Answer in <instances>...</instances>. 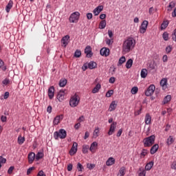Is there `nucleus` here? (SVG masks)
Here are the masks:
<instances>
[{
  "label": "nucleus",
  "mask_w": 176,
  "mask_h": 176,
  "mask_svg": "<svg viewBox=\"0 0 176 176\" xmlns=\"http://www.w3.org/2000/svg\"><path fill=\"white\" fill-rule=\"evenodd\" d=\"M134 46H135V40L133 37H129L122 44L123 53H129L130 50L134 48Z\"/></svg>",
  "instance_id": "f257e3e1"
},
{
  "label": "nucleus",
  "mask_w": 176,
  "mask_h": 176,
  "mask_svg": "<svg viewBox=\"0 0 176 176\" xmlns=\"http://www.w3.org/2000/svg\"><path fill=\"white\" fill-rule=\"evenodd\" d=\"M80 102V98L79 95L74 94L73 96L71 97L69 100V105L72 108H75L79 105V102Z\"/></svg>",
  "instance_id": "f03ea898"
},
{
  "label": "nucleus",
  "mask_w": 176,
  "mask_h": 176,
  "mask_svg": "<svg viewBox=\"0 0 176 176\" xmlns=\"http://www.w3.org/2000/svg\"><path fill=\"white\" fill-rule=\"evenodd\" d=\"M155 137L154 135H151V136L147 137V138H145L143 140L144 146L145 148L152 146V145H153V144H155Z\"/></svg>",
  "instance_id": "7ed1b4c3"
},
{
  "label": "nucleus",
  "mask_w": 176,
  "mask_h": 176,
  "mask_svg": "<svg viewBox=\"0 0 176 176\" xmlns=\"http://www.w3.org/2000/svg\"><path fill=\"white\" fill-rule=\"evenodd\" d=\"M67 137V131L64 129H60L58 132L56 131L54 133V138L55 140H58V138H60V140H64Z\"/></svg>",
  "instance_id": "20e7f679"
},
{
  "label": "nucleus",
  "mask_w": 176,
  "mask_h": 176,
  "mask_svg": "<svg viewBox=\"0 0 176 176\" xmlns=\"http://www.w3.org/2000/svg\"><path fill=\"white\" fill-rule=\"evenodd\" d=\"M79 17H80V13L79 12H74L70 15L69 21V23H78Z\"/></svg>",
  "instance_id": "39448f33"
},
{
  "label": "nucleus",
  "mask_w": 176,
  "mask_h": 176,
  "mask_svg": "<svg viewBox=\"0 0 176 176\" xmlns=\"http://www.w3.org/2000/svg\"><path fill=\"white\" fill-rule=\"evenodd\" d=\"M65 94H67L66 89L60 90L57 95V100L61 102V101H64L65 100Z\"/></svg>",
  "instance_id": "423d86ee"
},
{
  "label": "nucleus",
  "mask_w": 176,
  "mask_h": 176,
  "mask_svg": "<svg viewBox=\"0 0 176 176\" xmlns=\"http://www.w3.org/2000/svg\"><path fill=\"white\" fill-rule=\"evenodd\" d=\"M148 24H149L148 21H144L142 23L141 26L140 28V34H145V32H146V29L148 28Z\"/></svg>",
  "instance_id": "0eeeda50"
},
{
  "label": "nucleus",
  "mask_w": 176,
  "mask_h": 176,
  "mask_svg": "<svg viewBox=\"0 0 176 176\" xmlns=\"http://www.w3.org/2000/svg\"><path fill=\"white\" fill-rule=\"evenodd\" d=\"M155 87L153 85H151L147 90L145 91V95L147 97H150V96H152V94H153V93H155Z\"/></svg>",
  "instance_id": "6e6552de"
},
{
  "label": "nucleus",
  "mask_w": 176,
  "mask_h": 176,
  "mask_svg": "<svg viewBox=\"0 0 176 176\" xmlns=\"http://www.w3.org/2000/svg\"><path fill=\"white\" fill-rule=\"evenodd\" d=\"M118 123L116 122H113V123L110 125V128L108 132V135H112L113 133H115L116 130V125Z\"/></svg>",
  "instance_id": "1a4fd4ad"
},
{
  "label": "nucleus",
  "mask_w": 176,
  "mask_h": 176,
  "mask_svg": "<svg viewBox=\"0 0 176 176\" xmlns=\"http://www.w3.org/2000/svg\"><path fill=\"white\" fill-rule=\"evenodd\" d=\"M69 35H66L62 38V46H63L64 47H67V45L69 43Z\"/></svg>",
  "instance_id": "9d476101"
},
{
  "label": "nucleus",
  "mask_w": 176,
  "mask_h": 176,
  "mask_svg": "<svg viewBox=\"0 0 176 176\" xmlns=\"http://www.w3.org/2000/svg\"><path fill=\"white\" fill-rule=\"evenodd\" d=\"M78 152V143L74 142L72 148L69 151V155L74 156Z\"/></svg>",
  "instance_id": "9b49d317"
},
{
  "label": "nucleus",
  "mask_w": 176,
  "mask_h": 176,
  "mask_svg": "<svg viewBox=\"0 0 176 176\" xmlns=\"http://www.w3.org/2000/svg\"><path fill=\"white\" fill-rule=\"evenodd\" d=\"M98 146V143L97 142H94L91 143V146L89 148L91 153H96V151H97V147Z\"/></svg>",
  "instance_id": "f8f14e48"
},
{
  "label": "nucleus",
  "mask_w": 176,
  "mask_h": 176,
  "mask_svg": "<svg viewBox=\"0 0 176 176\" xmlns=\"http://www.w3.org/2000/svg\"><path fill=\"white\" fill-rule=\"evenodd\" d=\"M100 55L104 56V57H108L109 56V49L107 47H103L100 50Z\"/></svg>",
  "instance_id": "ddd939ff"
},
{
  "label": "nucleus",
  "mask_w": 176,
  "mask_h": 176,
  "mask_svg": "<svg viewBox=\"0 0 176 176\" xmlns=\"http://www.w3.org/2000/svg\"><path fill=\"white\" fill-rule=\"evenodd\" d=\"M104 9V6H99L97 8H96L94 10V14L95 16H98V14H100V13H101V12H102V10Z\"/></svg>",
  "instance_id": "4468645a"
},
{
  "label": "nucleus",
  "mask_w": 176,
  "mask_h": 176,
  "mask_svg": "<svg viewBox=\"0 0 176 176\" xmlns=\"http://www.w3.org/2000/svg\"><path fill=\"white\" fill-rule=\"evenodd\" d=\"M48 96L50 100H52L54 97V87L52 86L48 89Z\"/></svg>",
  "instance_id": "2eb2a0df"
},
{
  "label": "nucleus",
  "mask_w": 176,
  "mask_h": 176,
  "mask_svg": "<svg viewBox=\"0 0 176 176\" xmlns=\"http://www.w3.org/2000/svg\"><path fill=\"white\" fill-rule=\"evenodd\" d=\"M36 158V155L34 153H30L28 154V162L30 163V164H32V163H34V160H35Z\"/></svg>",
  "instance_id": "dca6fc26"
},
{
  "label": "nucleus",
  "mask_w": 176,
  "mask_h": 176,
  "mask_svg": "<svg viewBox=\"0 0 176 176\" xmlns=\"http://www.w3.org/2000/svg\"><path fill=\"white\" fill-rule=\"evenodd\" d=\"M158 149H159V144H154V145L151 147V150H150V153H151V155H155V153H156L157 152Z\"/></svg>",
  "instance_id": "f3484780"
},
{
  "label": "nucleus",
  "mask_w": 176,
  "mask_h": 176,
  "mask_svg": "<svg viewBox=\"0 0 176 176\" xmlns=\"http://www.w3.org/2000/svg\"><path fill=\"white\" fill-rule=\"evenodd\" d=\"M116 107H118V102H116V101L115 100L112 101L110 104L109 111H110V112H112V111H115V109H116Z\"/></svg>",
  "instance_id": "a211bd4d"
},
{
  "label": "nucleus",
  "mask_w": 176,
  "mask_h": 176,
  "mask_svg": "<svg viewBox=\"0 0 176 176\" xmlns=\"http://www.w3.org/2000/svg\"><path fill=\"white\" fill-rule=\"evenodd\" d=\"M85 53L87 54V57H91L93 54L91 53V47L90 46H87L85 50Z\"/></svg>",
  "instance_id": "6ab92c4d"
},
{
  "label": "nucleus",
  "mask_w": 176,
  "mask_h": 176,
  "mask_svg": "<svg viewBox=\"0 0 176 176\" xmlns=\"http://www.w3.org/2000/svg\"><path fill=\"white\" fill-rule=\"evenodd\" d=\"M115 164V158L110 157L106 162V166H110Z\"/></svg>",
  "instance_id": "aec40b11"
},
{
  "label": "nucleus",
  "mask_w": 176,
  "mask_h": 176,
  "mask_svg": "<svg viewBox=\"0 0 176 176\" xmlns=\"http://www.w3.org/2000/svg\"><path fill=\"white\" fill-rule=\"evenodd\" d=\"M152 117L149 113H146L144 118V122L146 124H151Z\"/></svg>",
  "instance_id": "412c9836"
},
{
  "label": "nucleus",
  "mask_w": 176,
  "mask_h": 176,
  "mask_svg": "<svg viewBox=\"0 0 176 176\" xmlns=\"http://www.w3.org/2000/svg\"><path fill=\"white\" fill-rule=\"evenodd\" d=\"M160 85L162 86L163 90L167 89V79L162 78L160 81Z\"/></svg>",
  "instance_id": "4be33fe9"
},
{
  "label": "nucleus",
  "mask_w": 176,
  "mask_h": 176,
  "mask_svg": "<svg viewBox=\"0 0 176 176\" xmlns=\"http://www.w3.org/2000/svg\"><path fill=\"white\" fill-rule=\"evenodd\" d=\"M153 164L154 162L153 161H151L148 163L146 164V165L145 166V171H151V170L152 169V167H153Z\"/></svg>",
  "instance_id": "5701e85b"
},
{
  "label": "nucleus",
  "mask_w": 176,
  "mask_h": 176,
  "mask_svg": "<svg viewBox=\"0 0 176 176\" xmlns=\"http://www.w3.org/2000/svg\"><path fill=\"white\" fill-rule=\"evenodd\" d=\"M12 8H13V1L10 0L8 5L6 7V12H7V13H9Z\"/></svg>",
  "instance_id": "b1692460"
},
{
  "label": "nucleus",
  "mask_w": 176,
  "mask_h": 176,
  "mask_svg": "<svg viewBox=\"0 0 176 176\" xmlns=\"http://www.w3.org/2000/svg\"><path fill=\"white\" fill-rule=\"evenodd\" d=\"M88 68L89 69H94L95 68H97V63L94 61H91L88 63Z\"/></svg>",
  "instance_id": "393cba45"
},
{
  "label": "nucleus",
  "mask_w": 176,
  "mask_h": 176,
  "mask_svg": "<svg viewBox=\"0 0 176 176\" xmlns=\"http://www.w3.org/2000/svg\"><path fill=\"white\" fill-rule=\"evenodd\" d=\"M174 141H175V139L174 138V137L170 135L166 140V144L167 145L170 146L171 144H173Z\"/></svg>",
  "instance_id": "a878e982"
},
{
  "label": "nucleus",
  "mask_w": 176,
  "mask_h": 176,
  "mask_svg": "<svg viewBox=\"0 0 176 176\" xmlns=\"http://www.w3.org/2000/svg\"><path fill=\"white\" fill-rule=\"evenodd\" d=\"M61 119H63V116H57L54 121H53V123L54 125H57L58 124V123H60V120H61Z\"/></svg>",
  "instance_id": "bb28decb"
},
{
  "label": "nucleus",
  "mask_w": 176,
  "mask_h": 176,
  "mask_svg": "<svg viewBox=\"0 0 176 176\" xmlns=\"http://www.w3.org/2000/svg\"><path fill=\"white\" fill-rule=\"evenodd\" d=\"M170 101H171V95H168L165 96L162 103L164 104V105H165V104H168V102H170Z\"/></svg>",
  "instance_id": "cd10ccee"
},
{
  "label": "nucleus",
  "mask_w": 176,
  "mask_h": 176,
  "mask_svg": "<svg viewBox=\"0 0 176 176\" xmlns=\"http://www.w3.org/2000/svg\"><path fill=\"white\" fill-rule=\"evenodd\" d=\"M25 142V138L22 137L21 135H19L18 137V144L19 145H23Z\"/></svg>",
  "instance_id": "c85d7f7f"
},
{
  "label": "nucleus",
  "mask_w": 176,
  "mask_h": 176,
  "mask_svg": "<svg viewBox=\"0 0 176 176\" xmlns=\"http://www.w3.org/2000/svg\"><path fill=\"white\" fill-rule=\"evenodd\" d=\"M66 85H67V79L61 78L59 81L60 87H65Z\"/></svg>",
  "instance_id": "c756f323"
},
{
  "label": "nucleus",
  "mask_w": 176,
  "mask_h": 176,
  "mask_svg": "<svg viewBox=\"0 0 176 176\" xmlns=\"http://www.w3.org/2000/svg\"><path fill=\"white\" fill-rule=\"evenodd\" d=\"M132 66H133V59L130 58L126 61L125 67L126 68H127V69H130V68H131Z\"/></svg>",
  "instance_id": "7c9ffc66"
},
{
  "label": "nucleus",
  "mask_w": 176,
  "mask_h": 176,
  "mask_svg": "<svg viewBox=\"0 0 176 176\" xmlns=\"http://www.w3.org/2000/svg\"><path fill=\"white\" fill-rule=\"evenodd\" d=\"M148 76V70L146 69H142L140 73L141 78H145Z\"/></svg>",
  "instance_id": "2f4dec72"
},
{
  "label": "nucleus",
  "mask_w": 176,
  "mask_h": 176,
  "mask_svg": "<svg viewBox=\"0 0 176 176\" xmlns=\"http://www.w3.org/2000/svg\"><path fill=\"white\" fill-rule=\"evenodd\" d=\"M107 27V21L102 20L99 23V28L100 30H104Z\"/></svg>",
  "instance_id": "473e14b6"
},
{
  "label": "nucleus",
  "mask_w": 176,
  "mask_h": 176,
  "mask_svg": "<svg viewBox=\"0 0 176 176\" xmlns=\"http://www.w3.org/2000/svg\"><path fill=\"white\" fill-rule=\"evenodd\" d=\"M100 89H101V85L97 84L96 87L92 89L93 94H96V93H98Z\"/></svg>",
  "instance_id": "72a5a7b5"
},
{
  "label": "nucleus",
  "mask_w": 176,
  "mask_h": 176,
  "mask_svg": "<svg viewBox=\"0 0 176 176\" xmlns=\"http://www.w3.org/2000/svg\"><path fill=\"white\" fill-rule=\"evenodd\" d=\"M98 135H100V128L96 127L95 129V130L94 131L93 138H97V137H98Z\"/></svg>",
  "instance_id": "f704fd0d"
},
{
  "label": "nucleus",
  "mask_w": 176,
  "mask_h": 176,
  "mask_svg": "<svg viewBox=\"0 0 176 176\" xmlns=\"http://www.w3.org/2000/svg\"><path fill=\"white\" fill-rule=\"evenodd\" d=\"M124 174H126V168L122 166L120 168L118 176H124Z\"/></svg>",
  "instance_id": "c9c22d12"
},
{
  "label": "nucleus",
  "mask_w": 176,
  "mask_h": 176,
  "mask_svg": "<svg viewBox=\"0 0 176 176\" xmlns=\"http://www.w3.org/2000/svg\"><path fill=\"white\" fill-rule=\"evenodd\" d=\"M168 27V21H164L161 25V30H166Z\"/></svg>",
  "instance_id": "e433bc0d"
},
{
  "label": "nucleus",
  "mask_w": 176,
  "mask_h": 176,
  "mask_svg": "<svg viewBox=\"0 0 176 176\" xmlns=\"http://www.w3.org/2000/svg\"><path fill=\"white\" fill-rule=\"evenodd\" d=\"M139 171H140V173H139V176H146V170H145V169H144V168H140Z\"/></svg>",
  "instance_id": "4c0bfd02"
},
{
  "label": "nucleus",
  "mask_w": 176,
  "mask_h": 176,
  "mask_svg": "<svg viewBox=\"0 0 176 176\" xmlns=\"http://www.w3.org/2000/svg\"><path fill=\"white\" fill-rule=\"evenodd\" d=\"M124 63H126V57L122 56L118 60V65H122Z\"/></svg>",
  "instance_id": "58836bf2"
},
{
  "label": "nucleus",
  "mask_w": 176,
  "mask_h": 176,
  "mask_svg": "<svg viewBox=\"0 0 176 176\" xmlns=\"http://www.w3.org/2000/svg\"><path fill=\"white\" fill-rule=\"evenodd\" d=\"M42 157H43V153H42V152H38L36 155V160H39L42 159Z\"/></svg>",
  "instance_id": "ea45409f"
},
{
  "label": "nucleus",
  "mask_w": 176,
  "mask_h": 176,
  "mask_svg": "<svg viewBox=\"0 0 176 176\" xmlns=\"http://www.w3.org/2000/svg\"><path fill=\"white\" fill-rule=\"evenodd\" d=\"M82 56V52L79 50H76L74 53V57H76L77 58H79Z\"/></svg>",
  "instance_id": "a19ab883"
},
{
  "label": "nucleus",
  "mask_w": 176,
  "mask_h": 176,
  "mask_svg": "<svg viewBox=\"0 0 176 176\" xmlns=\"http://www.w3.org/2000/svg\"><path fill=\"white\" fill-rule=\"evenodd\" d=\"M6 163V159L3 158V157L0 156V168L2 167V164H5Z\"/></svg>",
  "instance_id": "79ce46f5"
},
{
  "label": "nucleus",
  "mask_w": 176,
  "mask_h": 176,
  "mask_svg": "<svg viewBox=\"0 0 176 176\" xmlns=\"http://www.w3.org/2000/svg\"><path fill=\"white\" fill-rule=\"evenodd\" d=\"M131 92L132 94H137V93H138V87H133L131 89Z\"/></svg>",
  "instance_id": "37998d69"
},
{
  "label": "nucleus",
  "mask_w": 176,
  "mask_h": 176,
  "mask_svg": "<svg viewBox=\"0 0 176 176\" xmlns=\"http://www.w3.org/2000/svg\"><path fill=\"white\" fill-rule=\"evenodd\" d=\"M82 153H87L88 151H89V146L87 145H84L82 146Z\"/></svg>",
  "instance_id": "c03bdc74"
},
{
  "label": "nucleus",
  "mask_w": 176,
  "mask_h": 176,
  "mask_svg": "<svg viewBox=\"0 0 176 176\" xmlns=\"http://www.w3.org/2000/svg\"><path fill=\"white\" fill-rule=\"evenodd\" d=\"M162 38L164 41H168V33H167V32H164Z\"/></svg>",
  "instance_id": "a18cd8bd"
},
{
  "label": "nucleus",
  "mask_w": 176,
  "mask_h": 176,
  "mask_svg": "<svg viewBox=\"0 0 176 176\" xmlns=\"http://www.w3.org/2000/svg\"><path fill=\"white\" fill-rule=\"evenodd\" d=\"M34 170H35L34 166L29 168L27 170V175H30V174H31V173H32V171H34Z\"/></svg>",
  "instance_id": "49530a36"
},
{
  "label": "nucleus",
  "mask_w": 176,
  "mask_h": 176,
  "mask_svg": "<svg viewBox=\"0 0 176 176\" xmlns=\"http://www.w3.org/2000/svg\"><path fill=\"white\" fill-rule=\"evenodd\" d=\"M87 168H89V170H93V168H94V167H96V164H87Z\"/></svg>",
  "instance_id": "de8ad7c7"
},
{
  "label": "nucleus",
  "mask_w": 176,
  "mask_h": 176,
  "mask_svg": "<svg viewBox=\"0 0 176 176\" xmlns=\"http://www.w3.org/2000/svg\"><path fill=\"white\" fill-rule=\"evenodd\" d=\"M168 8H170V9H168V10H171V9H173V8H175V3L174 1H172L169 3Z\"/></svg>",
  "instance_id": "09e8293b"
},
{
  "label": "nucleus",
  "mask_w": 176,
  "mask_h": 176,
  "mask_svg": "<svg viewBox=\"0 0 176 176\" xmlns=\"http://www.w3.org/2000/svg\"><path fill=\"white\" fill-rule=\"evenodd\" d=\"M113 94V90H109L106 94V97L109 98Z\"/></svg>",
  "instance_id": "8fccbe9b"
},
{
  "label": "nucleus",
  "mask_w": 176,
  "mask_h": 176,
  "mask_svg": "<svg viewBox=\"0 0 176 176\" xmlns=\"http://www.w3.org/2000/svg\"><path fill=\"white\" fill-rule=\"evenodd\" d=\"M10 82V81L9 80L8 78H6V79H4V80L2 81V83H3V85H4V86H6V85H9Z\"/></svg>",
  "instance_id": "3c124183"
},
{
  "label": "nucleus",
  "mask_w": 176,
  "mask_h": 176,
  "mask_svg": "<svg viewBox=\"0 0 176 176\" xmlns=\"http://www.w3.org/2000/svg\"><path fill=\"white\" fill-rule=\"evenodd\" d=\"M77 170H78V171H82V170H83V166L82 165V164L78 163L77 164Z\"/></svg>",
  "instance_id": "603ef678"
},
{
  "label": "nucleus",
  "mask_w": 176,
  "mask_h": 176,
  "mask_svg": "<svg viewBox=\"0 0 176 176\" xmlns=\"http://www.w3.org/2000/svg\"><path fill=\"white\" fill-rule=\"evenodd\" d=\"M105 41H106L107 45H109V46L112 45V43H113V41H112V40H111V38H107Z\"/></svg>",
  "instance_id": "864d4df0"
},
{
  "label": "nucleus",
  "mask_w": 176,
  "mask_h": 176,
  "mask_svg": "<svg viewBox=\"0 0 176 176\" xmlns=\"http://www.w3.org/2000/svg\"><path fill=\"white\" fill-rule=\"evenodd\" d=\"M172 39H173V41L176 42V29L173 31V32L172 34Z\"/></svg>",
  "instance_id": "5fc2aeb1"
},
{
  "label": "nucleus",
  "mask_w": 176,
  "mask_h": 176,
  "mask_svg": "<svg viewBox=\"0 0 176 176\" xmlns=\"http://www.w3.org/2000/svg\"><path fill=\"white\" fill-rule=\"evenodd\" d=\"M73 167L74 166L72 165V164H69L67 165V171H72Z\"/></svg>",
  "instance_id": "6e6d98bb"
},
{
  "label": "nucleus",
  "mask_w": 176,
  "mask_h": 176,
  "mask_svg": "<svg viewBox=\"0 0 176 176\" xmlns=\"http://www.w3.org/2000/svg\"><path fill=\"white\" fill-rule=\"evenodd\" d=\"M87 68H89V65L88 63H85L83 65V66L82 67V69L83 71H86V69H87Z\"/></svg>",
  "instance_id": "4d7b16f0"
},
{
  "label": "nucleus",
  "mask_w": 176,
  "mask_h": 176,
  "mask_svg": "<svg viewBox=\"0 0 176 176\" xmlns=\"http://www.w3.org/2000/svg\"><path fill=\"white\" fill-rule=\"evenodd\" d=\"M78 122H79V123L82 122H85V116H81L78 119Z\"/></svg>",
  "instance_id": "13d9d810"
},
{
  "label": "nucleus",
  "mask_w": 176,
  "mask_h": 176,
  "mask_svg": "<svg viewBox=\"0 0 176 176\" xmlns=\"http://www.w3.org/2000/svg\"><path fill=\"white\" fill-rule=\"evenodd\" d=\"M168 60V58L167 57V55H164L162 57V61L164 63H167Z\"/></svg>",
  "instance_id": "bf43d9fd"
},
{
  "label": "nucleus",
  "mask_w": 176,
  "mask_h": 176,
  "mask_svg": "<svg viewBox=\"0 0 176 176\" xmlns=\"http://www.w3.org/2000/svg\"><path fill=\"white\" fill-rule=\"evenodd\" d=\"M13 170H14V166H10L8 170L9 174H12L13 173Z\"/></svg>",
  "instance_id": "052dcab7"
},
{
  "label": "nucleus",
  "mask_w": 176,
  "mask_h": 176,
  "mask_svg": "<svg viewBox=\"0 0 176 176\" xmlns=\"http://www.w3.org/2000/svg\"><path fill=\"white\" fill-rule=\"evenodd\" d=\"M171 50H173V49L171 48V46L166 47V53H171Z\"/></svg>",
  "instance_id": "680f3d73"
},
{
  "label": "nucleus",
  "mask_w": 176,
  "mask_h": 176,
  "mask_svg": "<svg viewBox=\"0 0 176 176\" xmlns=\"http://www.w3.org/2000/svg\"><path fill=\"white\" fill-rule=\"evenodd\" d=\"M122 133H123V129H119V131L117 133V137H120Z\"/></svg>",
  "instance_id": "e2e57ef3"
},
{
  "label": "nucleus",
  "mask_w": 176,
  "mask_h": 176,
  "mask_svg": "<svg viewBox=\"0 0 176 176\" xmlns=\"http://www.w3.org/2000/svg\"><path fill=\"white\" fill-rule=\"evenodd\" d=\"M37 176H46V175H45V173H43V170H40L38 173Z\"/></svg>",
  "instance_id": "0e129e2a"
},
{
  "label": "nucleus",
  "mask_w": 176,
  "mask_h": 176,
  "mask_svg": "<svg viewBox=\"0 0 176 176\" xmlns=\"http://www.w3.org/2000/svg\"><path fill=\"white\" fill-rule=\"evenodd\" d=\"M115 77H111L109 80V83H115Z\"/></svg>",
  "instance_id": "69168bd1"
},
{
  "label": "nucleus",
  "mask_w": 176,
  "mask_h": 176,
  "mask_svg": "<svg viewBox=\"0 0 176 176\" xmlns=\"http://www.w3.org/2000/svg\"><path fill=\"white\" fill-rule=\"evenodd\" d=\"M170 168L173 169V170H176V162H173Z\"/></svg>",
  "instance_id": "338daca9"
},
{
  "label": "nucleus",
  "mask_w": 176,
  "mask_h": 176,
  "mask_svg": "<svg viewBox=\"0 0 176 176\" xmlns=\"http://www.w3.org/2000/svg\"><path fill=\"white\" fill-rule=\"evenodd\" d=\"M147 153H148V151H147L146 150L144 149V150L142 151L141 155H142V156H146Z\"/></svg>",
  "instance_id": "774afa93"
}]
</instances>
